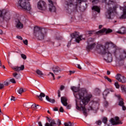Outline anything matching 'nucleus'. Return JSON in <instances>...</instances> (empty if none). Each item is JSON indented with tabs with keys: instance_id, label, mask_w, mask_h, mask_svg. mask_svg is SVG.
<instances>
[{
	"instance_id": "f257e3e1",
	"label": "nucleus",
	"mask_w": 126,
	"mask_h": 126,
	"mask_svg": "<svg viewBox=\"0 0 126 126\" xmlns=\"http://www.w3.org/2000/svg\"><path fill=\"white\" fill-rule=\"evenodd\" d=\"M112 45L113 43L109 42H106L104 45L98 44L96 46V51L98 54L103 55V59L107 63L113 62L112 54H114L117 61L119 62L125 61L126 59V50L119 49L116 48L115 45L110 47Z\"/></svg>"
},
{
	"instance_id": "f03ea898",
	"label": "nucleus",
	"mask_w": 126,
	"mask_h": 126,
	"mask_svg": "<svg viewBox=\"0 0 126 126\" xmlns=\"http://www.w3.org/2000/svg\"><path fill=\"white\" fill-rule=\"evenodd\" d=\"M71 89L73 92H75L76 94H74V95L77 99L80 100V106L77 105V100L76 99V108L77 110H80L82 109L83 113L85 116L87 117V112H86V108L84 107L85 105H87L90 99L92 98V94H87V91L85 90H79V88L76 87H71ZM76 92H78L76 93Z\"/></svg>"
},
{
	"instance_id": "7ed1b4c3",
	"label": "nucleus",
	"mask_w": 126,
	"mask_h": 126,
	"mask_svg": "<svg viewBox=\"0 0 126 126\" xmlns=\"http://www.w3.org/2000/svg\"><path fill=\"white\" fill-rule=\"evenodd\" d=\"M46 34V30L43 28L35 27L34 28L33 35L37 40H44Z\"/></svg>"
},
{
	"instance_id": "20e7f679",
	"label": "nucleus",
	"mask_w": 126,
	"mask_h": 126,
	"mask_svg": "<svg viewBox=\"0 0 126 126\" xmlns=\"http://www.w3.org/2000/svg\"><path fill=\"white\" fill-rule=\"evenodd\" d=\"M29 0H19L18 1L19 6L26 11H30V10H31V5L30 4V2L28 1Z\"/></svg>"
},
{
	"instance_id": "39448f33",
	"label": "nucleus",
	"mask_w": 126,
	"mask_h": 126,
	"mask_svg": "<svg viewBox=\"0 0 126 126\" xmlns=\"http://www.w3.org/2000/svg\"><path fill=\"white\" fill-rule=\"evenodd\" d=\"M82 1V0H76V1H74V0H68L65 2L64 7L66 9H68L69 6H75V7H77L78 4H81Z\"/></svg>"
},
{
	"instance_id": "423d86ee",
	"label": "nucleus",
	"mask_w": 126,
	"mask_h": 126,
	"mask_svg": "<svg viewBox=\"0 0 126 126\" xmlns=\"http://www.w3.org/2000/svg\"><path fill=\"white\" fill-rule=\"evenodd\" d=\"M99 103L98 101H92L89 104L87 110L89 111H97L99 109Z\"/></svg>"
},
{
	"instance_id": "0eeeda50",
	"label": "nucleus",
	"mask_w": 126,
	"mask_h": 126,
	"mask_svg": "<svg viewBox=\"0 0 126 126\" xmlns=\"http://www.w3.org/2000/svg\"><path fill=\"white\" fill-rule=\"evenodd\" d=\"M117 9V6H114L112 7H109L107 9V11L105 12V16L106 18L108 19H112V16L114 14V12H116V10Z\"/></svg>"
},
{
	"instance_id": "6e6552de",
	"label": "nucleus",
	"mask_w": 126,
	"mask_h": 126,
	"mask_svg": "<svg viewBox=\"0 0 126 126\" xmlns=\"http://www.w3.org/2000/svg\"><path fill=\"white\" fill-rule=\"evenodd\" d=\"M70 36L71 37L72 39H74L76 43H79L80 41L82 40L81 38H82V35H79V32H74L73 33L70 34Z\"/></svg>"
},
{
	"instance_id": "1a4fd4ad",
	"label": "nucleus",
	"mask_w": 126,
	"mask_h": 126,
	"mask_svg": "<svg viewBox=\"0 0 126 126\" xmlns=\"http://www.w3.org/2000/svg\"><path fill=\"white\" fill-rule=\"evenodd\" d=\"M37 8L40 10H46L47 9V4L43 0H40L37 3Z\"/></svg>"
},
{
	"instance_id": "9d476101",
	"label": "nucleus",
	"mask_w": 126,
	"mask_h": 126,
	"mask_svg": "<svg viewBox=\"0 0 126 126\" xmlns=\"http://www.w3.org/2000/svg\"><path fill=\"white\" fill-rule=\"evenodd\" d=\"M110 122L112 126L122 125L123 124V123H122V121H120V118H119L118 117H116L115 119L111 118Z\"/></svg>"
},
{
	"instance_id": "9b49d317",
	"label": "nucleus",
	"mask_w": 126,
	"mask_h": 126,
	"mask_svg": "<svg viewBox=\"0 0 126 126\" xmlns=\"http://www.w3.org/2000/svg\"><path fill=\"white\" fill-rule=\"evenodd\" d=\"M61 102L65 107H66L67 110H70L71 108V105L67 103V99L64 96L61 97Z\"/></svg>"
},
{
	"instance_id": "f8f14e48",
	"label": "nucleus",
	"mask_w": 126,
	"mask_h": 126,
	"mask_svg": "<svg viewBox=\"0 0 126 126\" xmlns=\"http://www.w3.org/2000/svg\"><path fill=\"white\" fill-rule=\"evenodd\" d=\"M115 96L119 100V102L118 105L119 106H121V107H122V109H123V111H126V106H125V103L124 102V101H123V98H121V95L116 94Z\"/></svg>"
},
{
	"instance_id": "ddd939ff",
	"label": "nucleus",
	"mask_w": 126,
	"mask_h": 126,
	"mask_svg": "<svg viewBox=\"0 0 126 126\" xmlns=\"http://www.w3.org/2000/svg\"><path fill=\"white\" fill-rule=\"evenodd\" d=\"M113 32V30L110 29L103 28L102 30L97 32L96 33L97 35L99 34H103V33H105V34H109V33H112Z\"/></svg>"
},
{
	"instance_id": "4468645a",
	"label": "nucleus",
	"mask_w": 126,
	"mask_h": 126,
	"mask_svg": "<svg viewBox=\"0 0 126 126\" xmlns=\"http://www.w3.org/2000/svg\"><path fill=\"white\" fill-rule=\"evenodd\" d=\"M47 121L49 123H46L45 124V126H56L57 125V123H56V121L55 120L50 118L49 117H47Z\"/></svg>"
},
{
	"instance_id": "2eb2a0df",
	"label": "nucleus",
	"mask_w": 126,
	"mask_h": 126,
	"mask_svg": "<svg viewBox=\"0 0 126 126\" xmlns=\"http://www.w3.org/2000/svg\"><path fill=\"white\" fill-rule=\"evenodd\" d=\"M116 79L117 80L121 82V83H126V77L122 76L120 74H118L116 76Z\"/></svg>"
},
{
	"instance_id": "dca6fc26",
	"label": "nucleus",
	"mask_w": 126,
	"mask_h": 126,
	"mask_svg": "<svg viewBox=\"0 0 126 126\" xmlns=\"http://www.w3.org/2000/svg\"><path fill=\"white\" fill-rule=\"evenodd\" d=\"M48 2L49 3V11L51 12H56V7L54 6V4L53 3V1L51 0H48Z\"/></svg>"
},
{
	"instance_id": "f3484780",
	"label": "nucleus",
	"mask_w": 126,
	"mask_h": 126,
	"mask_svg": "<svg viewBox=\"0 0 126 126\" xmlns=\"http://www.w3.org/2000/svg\"><path fill=\"white\" fill-rule=\"evenodd\" d=\"M16 22V27L18 29H22L23 28V24L21 22H20V20L19 19H16L15 20Z\"/></svg>"
},
{
	"instance_id": "a211bd4d",
	"label": "nucleus",
	"mask_w": 126,
	"mask_h": 126,
	"mask_svg": "<svg viewBox=\"0 0 126 126\" xmlns=\"http://www.w3.org/2000/svg\"><path fill=\"white\" fill-rule=\"evenodd\" d=\"M12 68L15 71L19 72V71L21 70H24L25 67L24 65H22L21 66H16L14 67H13Z\"/></svg>"
},
{
	"instance_id": "6ab92c4d",
	"label": "nucleus",
	"mask_w": 126,
	"mask_h": 126,
	"mask_svg": "<svg viewBox=\"0 0 126 126\" xmlns=\"http://www.w3.org/2000/svg\"><path fill=\"white\" fill-rule=\"evenodd\" d=\"M110 92H114V90L112 89H106L103 93V97L106 99V97H107L108 94L110 93Z\"/></svg>"
},
{
	"instance_id": "aec40b11",
	"label": "nucleus",
	"mask_w": 126,
	"mask_h": 126,
	"mask_svg": "<svg viewBox=\"0 0 126 126\" xmlns=\"http://www.w3.org/2000/svg\"><path fill=\"white\" fill-rule=\"evenodd\" d=\"M95 46H96V44L95 43H93L91 44L89 43L86 47L87 50L88 52L90 51V50H92L94 48H95Z\"/></svg>"
},
{
	"instance_id": "412c9836",
	"label": "nucleus",
	"mask_w": 126,
	"mask_h": 126,
	"mask_svg": "<svg viewBox=\"0 0 126 126\" xmlns=\"http://www.w3.org/2000/svg\"><path fill=\"white\" fill-rule=\"evenodd\" d=\"M3 15L4 17L2 18L3 19H5V20H9V19H10V15L6 12V10H5V12L3 14Z\"/></svg>"
},
{
	"instance_id": "4be33fe9",
	"label": "nucleus",
	"mask_w": 126,
	"mask_h": 126,
	"mask_svg": "<svg viewBox=\"0 0 126 126\" xmlns=\"http://www.w3.org/2000/svg\"><path fill=\"white\" fill-rule=\"evenodd\" d=\"M52 69L55 74H58V72H60V71H62V70L61 69V68L58 66H56L55 67H54L52 68Z\"/></svg>"
},
{
	"instance_id": "5701e85b",
	"label": "nucleus",
	"mask_w": 126,
	"mask_h": 126,
	"mask_svg": "<svg viewBox=\"0 0 126 126\" xmlns=\"http://www.w3.org/2000/svg\"><path fill=\"white\" fill-rule=\"evenodd\" d=\"M117 33H119V34H126V28L122 27L120 29L119 31L117 32Z\"/></svg>"
},
{
	"instance_id": "b1692460",
	"label": "nucleus",
	"mask_w": 126,
	"mask_h": 126,
	"mask_svg": "<svg viewBox=\"0 0 126 126\" xmlns=\"http://www.w3.org/2000/svg\"><path fill=\"white\" fill-rule=\"evenodd\" d=\"M126 7H125L123 9V14L120 17V19H126Z\"/></svg>"
},
{
	"instance_id": "393cba45",
	"label": "nucleus",
	"mask_w": 126,
	"mask_h": 126,
	"mask_svg": "<svg viewBox=\"0 0 126 126\" xmlns=\"http://www.w3.org/2000/svg\"><path fill=\"white\" fill-rule=\"evenodd\" d=\"M46 94L44 93H41L40 95H36V96L39 99L40 101H43V98L45 97Z\"/></svg>"
},
{
	"instance_id": "a878e982",
	"label": "nucleus",
	"mask_w": 126,
	"mask_h": 126,
	"mask_svg": "<svg viewBox=\"0 0 126 126\" xmlns=\"http://www.w3.org/2000/svg\"><path fill=\"white\" fill-rule=\"evenodd\" d=\"M46 99L48 102H50V103H52L53 104H54V103H55L56 102V100L55 99L50 98V97H49V96H48V95L46 96Z\"/></svg>"
},
{
	"instance_id": "bb28decb",
	"label": "nucleus",
	"mask_w": 126,
	"mask_h": 126,
	"mask_svg": "<svg viewBox=\"0 0 126 126\" xmlns=\"http://www.w3.org/2000/svg\"><path fill=\"white\" fill-rule=\"evenodd\" d=\"M92 9H93V10H94V11H96V12H98V13H99V12H100V8L97 6H94L92 7Z\"/></svg>"
},
{
	"instance_id": "cd10ccee",
	"label": "nucleus",
	"mask_w": 126,
	"mask_h": 126,
	"mask_svg": "<svg viewBox=\"0 0 126 126\" xmlns=\"http://www.w3.org/2000/svg\"><path fill=\"white\" fill-rule=\"evenodd\" d=\"M13 76L15 77L16 79H19V78H20V74L15 72L13 73Z\"/></svg>"
},
{
	"instance_id": "c85d7f7f",
	"label": "nucleus",
	"mask_w": 126,
	"mask_h": 126,
	"mask_svg": "<svg viewBox=\"0 0 126 126\" xmlns=\"http://www.w3.org/2000/svg\"><path fill=\"white\" fill-rule=\"evenodd\" d=\"M36 73L38 75H39L40 77L41 76H43L44 75V73L42 72V71L40 70L39 69H37L36 71Z\"/></svg>"
},
{
	"instance_id": "c756f323",
	"label": "nucleus",
	"mask_w": 126,
	"mask_h": 126,
	"mask_svg": "<svg viewBox=\"0 0 126 126\" xmlns=\"http://www.w3.org/2000/svg\"><path fill=\"white\" fill-rule=\"evenodd\" d=\"M94 93L96 94V95H99L101 93V90L99 89L98 88H96L94 90Z\"/></svg>"
},
{
	"instance_id": "7c9ffc66",
	"label": "nucleus",
	"mask_w": 126,
	"mask_h": 126,
	"mask_svg": "<svg viewBox=\"0 0 126 126\" xmlns=\"http://www.w3.org/2000/svg\"><path fill=\"white\" fill-rule=\"evenodd\" d=\"M102 122L104 125H107V123L108 122V118L106 117H103L102 119Z\"/></svg>"
},
{
	"instance_id": "2f4dec72",
	"label": "nucleus",
	"mask_w": 126,
	"mask_h": 126,
	"mask_svg": "<svg viewBox=\"0 0 126 126\" xmlns=\"http://www.w3.org/2000/svg\"><path fill=\"white\" fill-rule=\"evenodd\" d=\"M102 2H104V3H106L107 5H110V4H111L110 0H102Z\"/></svg>"
},
{
	"instance_id": "473e14b6",
	"label": "nucleus",
	"mask_w": 126,
	"mask_h": 126,
	"mask_svg": "<svg viewBox=\"0 0 126 126\" xmlns=\"http://www.w3.org/2000/svg\"><path fill=\"white\" fill-rule=\"evenodd\" d=\"M4 13H5V10H3L2 11L0 10V17H1V18H4V17H3Z\"/></svg>"
},
{
	"instance_id": "72a5a7b5",
	"label": "nucleus",
	"mask_w": 126,
	"mask_h": 126,
	"mask_svg": "<svg viewBox=\"0 0 126 126\" xmlns=\"http://www.w3.org/2000/svg\"><path fill=\"white\" fill-rule=\"evenodd\" d=\"M17 92L19 93V94L21 95L22 94V93H23V92H24V90L23 89V88H21L19 89V90H18Z\"/></svg>"
},
{
	"instance_id": "f704fd0d",
	"label": "nucleus",
	"mask_w": 126,
	"mask_h": 126,
	"mask_svg": "<svg viewBox=\"0 0 126 126\" xmlns=\"http://www.w3.org/2000/svg\"><path fill=\"white\" fill-rule=\"evenodd\" d=\"M64 126H73V124H72L71 122L65 123L64 124Z\"/></svg>"
},
{
	"instance_id": "c9c22d12",
	"label": "nucleus",
	"mask_w": 126,
	"mask_h": 126,
	"mask_svg": "<svg viewBox=\"0 0 126 126\" xmlns=\"http://www.w3.org/2000/svg\"><path fill=\"white\" fill-rule=\"evenodd\" d=\"M121 90H122V92H124V93H126V87L125 88V86H121Z\"/></svg>"
},
{
	"instance_id": "e433bc0d",
	"label": "nucleus",
	"mask_w": 126,
	"mask_h": 126,
	"mask_svg": "<svg viewBox=\"0 0 126 126\" xmlns=\"http://www.w3.org/2000/svg\"><path fill=\"white\" fill-rule=\"evenodd\" d=\"M105 79H106L108 82H110V83H112V79H111L110 78L108 77V76H104Z\"/></svg>"
},
{
	"instance_id": "4c0bfd02",
	"label": "nucleus",
	"mask_w": 126,
	"mask_h": 126,
	"mask_svg": "<svg viewBox=\"0 0 126 126\" xmlns=\"http://www.w3.org/2000/svg\"><path fill=\"white\" fill-rule=\"evenodd\" d=\"M95 124L97 126H101V125H102V121H101L100 120H98L95 122Z\"/></svg>"
},
{
	"instance_id": "58836bf2",
	"label": "nucleus",
	"mask_w": 126,
	"mask_h": 126,
	"mask_svg": "<svg viewBox=\"0 0 126 126\" xmlns=\"http://www.w3.org/2000/svg\"><path fill=\"white\" fill-rule=\"evenodd\" d=\"M32 110H37V109H38L36 106V104H33L32 105Z\"/></svg>"
},
{
	"instance_id": "ea45409f",
	"label": "nucleus",
	"mask_w": 126,
	"mask_h": 126,
	"mask_svg": "<svg viewBox=\"0 0 126 126\" xmlns=\"http://www.w3.org/2000/svg\"><path fill=\"white\" fill-rule=\"evenodd\" d=\"M21 57L22 58H23V60H26V59H27V56H26V55H25V54H21Z\"/></svg>"
},
{
	"instance_id": "a19ab883",
	"label": "nucleus",
	"mask_w": 126,
	"mask_h": 126,
	"mask_svg": "<svg viewBox=\"0 0 126 126\" xmlns=\"http://www.w3.org/2000/svg\"><path fill=\"white\" fill-rule=\"evenodd\" d=\"M114 85L117 89H119V88H120V84H119V83H118L117 82L115 83Z\"/></svg>"
},
{
	"instance_id": "79ce46f5",
	"label": "nucleus",
	"mask_w": 126,
	"mask_h": 126,
	"mask_svg": "<svg viewBox=\"0 0 126 126\" xmlns=\"http://www.w3.org/2000/svg\"><path fill=\"white\" fill-rule=\"evenodd\" d=\"M10 82H11V83H13V84H15V83H16V81H15V79H14V78H12L10 80Z\"/></svg>"
},
{
	"instance_id": "37998d69",
	"label": "nucleus",
	"mask_w": 126,
	"mask_h": 126,
	"mask_svg": "<svg viewBox=\"0 0 126 126\" xmlns=\"http://www.w3.org/2000/svg\"><path fill=\"white\" fill-rule=\"evenodd\" d=\"M99 2V0H93L92 3L95 4V3H98Z\"/></svg>"
},
{
	"instance_id": "c03bdc74",
	"label": "nucleus",
	"mask_w": 126,
	"mask_h": 126,
	"mask_svg": "<svg viewBox=\"0 0 126 126\" xmlns=\"http://www.w3.org/2000/svg\"><path fill=\"white\" fill-rule=\"evenodd\" d=\"M54 39H55L56 40H61V39H62V37H61L60 36H54Z\"/></svg>"
},
{
	"instance_id": "a18cd8bd",
	"label": "nucleus",
	"mask_w": 126,
	"mask_h": 126,
	"mask_svg": "<svg viewBox=\"0 0 126 126\" xmlns=\"http://www.w3.org/2000/svg\"><path fill=\"white\" fill-rule=\"evenodd\" d=\"M23 43L24 44H25V45H26V46H27V45H28V40L27 39L23 40Z\"/></svg>"
},
{
	"instance_id": "49530a36",
	"label": "nucleus",
	"mask_w": 126,
	"mask_h": 126,
	"mask_svg": "<svg viewBox=\"0 0 126 126\" xmlns=\"http://www.w3.org/2000/svg\"><path fill=\"white\" fill-rule=\"evenodd\" d=\"M87 34H88V35H89V36H91V35H92V34H93V32H92V31H88L87 32Z\"/></svg>"
},
{
	"instance_id": "de8ad7c7",
	"label": "nucleus",
	"mask_w": 126,
	"mask_h": 126,
	"mask_svg": "<svg viewBox=\"0 0 126 126\" xmlns=\"http://www.w3.org/2000/svg\"><path fill=\"white\" fill-rule=\"evenodd\" d=\"M49 74H51L52 76L53 77V80H55V79H56V78H55V74H54V73L50 72H49Z\"/></svg>"
},
{
	"instance_id": "09e8293b",
	"label": "nucleus",
	"mask_w": 126,
	"mask_h": 126,
	"mask_svg": "<svg viewBox=\"0 0 126 126\" xmlns=\"http://www.w3.org/2000/svg\"><path fill=\"white\" fill-rule=\"evenodd\" d=\"M59 112H60L61 113H63V107H61L60 109H59Z\"/></svg>"
},
{
	"instance_id": "8fccbe9b",
	"label": "nucleus",
	"mask_w": 126,
	"mask_h": 126,
	"mask_svg": "<svg viewBox=\"0 0 126 126\" xmlns=\"http://www.w3.org/2000/svg\"><path fill=\"white\" fill-rule=\"evenodd\" d=\"M9 83H8V82L7 81H5L4 82V85H5V86H8Z\"/></svg>"
},
{
	"instance_id": "3c124183",
	"label": "nucleus",
	"mask_w": 126,
	"mask_h": 126,
	"mask_svg": "<svg viewBox=\"0 0 126 126\" xmlns=\"http://www.w3.org/2000/svg\"><path fill=\"white\" fill-rule=\"evenodd\" d=\"M57 122H58V126H60L61 125H62V122L60 119H58Z\"/></svg>"
},
{
	"instance_id": "603ef678",
	"label": "nucleus",
	"mask_w": 126,
	"mask_h": 126,
	"mask_svg": "<svg viewBox=\"0 0 126 126\" xmlns=\"http://www.w3.org/2000/svg\"><path fill=\"white\" fill-rule=\"evenodd\" d=\"M64 89V86L63 85H61L60 88V90L61 91H63Z\"/></svg>"
},
{
	"instance_id": "864d4df0",
	"label": "nucleus",
	"mask_w": 126,
	"mask_h": 126,
	"mask_svg": "<svg viewBox=\"0 0 126 126\" xmlns=\"http://www.w3.org/2000/svg\"><path fill=\"white\" fill-rule=\"evenodd\" d=\"M4 87V85L3 84H0V89H2Z\"/></svg>"
},
{
	"instance_id": "5fc2aeb1",
	"label": "nucleus",
	"mask_w": 126,
	"mask_h": 126,
	"mask_svg": "<svg viewBox=\"0 0 126 126\" xmlns=\"http://www.w3.org/2000/svg\"><path fill=\"white\" fill-rule=\"evenodd\" d=\"M58 96L59 97H61V91L60 90L58 91Z\"/></svg>"
},
{
	"instance_id": "6e6d98bb",
	"label": "nucleus",
	"mask_w": 126,
	"mask_h": 126,
	"mask_svg": "<svg viewBox=\"0 0 126 126\" xmlns=\"http://www.w3.org/2000/svg\"><path fill=\"white\" fill-rule=\"evenodd\" d=\"M108 105H109V102H108V101H104V105L105 106V107H107Z\"/></svg>"
},
{
	"instance_id": "4d7b16f0",
	"label": "nucleus",
	"mask_w": 126,
	"mask_h": 126,
	"mask_svg": "<svg viewBox=\"0 0 126 126\" xmlns=\"http://www.w3.org/2000/svg\"><path fill=\"white\" fill-rule=\"evenodd\" d=\"M17 39H19L20 40H23V38H22V37L19 35L17 36Z\"/></svg>"
},
{
	"instance_id": "13d9d810",
	"label": "nucleus",
	"mask_w": 126,
	"mask_h": 126,
	"mask_svg": "<svg viewBox=\"0 0 126 126\" xmlns=\"http://www.w3.org/2000/svg\"><path fill=\"white\" fill-rule=\"evenodd\" d=\"M11 101H15V97L13 96H11Z\"/></svg>"
},
{
	"instance_id": "bf43d9fd",
	"label": "nucleus",
	"mask_w": 126,
	"mask_h": 126,
	"mask_svg": "<svg viewBox=\"0 0 126 126\" xmlns=\"http://www.w3.org/2000/svg\"><path fill=\"white\" fill-rule=\"evenodd\" d=\"M77 67L78 68H79V69H82V68L81 67V66H80V64H77Z\"/></svg>"
},
{
	"instance_id": "052dcab7",
	"label": "nucleus",
	"mask_w": 126,
	"mask_h": 126,
	"mask_svg": "<svg viewBox=\"0 0 126 126\" xmlns=\"http://www.w3.org/2000/svg\"><path fill=\"white\" fill-rule=\"evenodd\" d=\"M38 124L39 126H43V125L42 124V122H41L40 121L38 122Z\"/></svg>"
},
{
	"instance_id": "680f3d73",
	"label": "nucleus",
	"mask_w": 126,
	"mask_h": 126,
	"mask_svg": "<svg viewBox=\"0 0 126 126\" xmlns=\"http://www.w3.org/2000/svg\"><path fill=\"white\" fill-rule=\"evenodd\" d=\"M75 72V71H69L70 75H71L72 73H74Z\"/></svg>"
},
{
	"instance_id": "e2e57ef3",
	"label": "nucleus",
	"mask_w": 126,
	"mask_h": 126,
	"mask_svg": "<svg viewBox=\"0 0 126 126\" xmlns=\"http://www.w3.org/2000/svg\"><path fill=\"white\" fill-rule=\"evenodd\" d=\"M54 111H59V108L58 107H55L54 108Z\"/></svg>"
},
{
	"instance_id": "0e129e2a",
	"label": "nucleus",
	"mask_w": 126,
	"mask_h": 126,
	"mask_svg": "<svg viewBox=\"0 0 126 126\" xmlns=\"http://www.w3.org/2000/svg\"><path fill=\"white\" fill-rule=\"evenodd\" d=\"M107 74L108 75H110V74H111V72H110V71L108 70V71H107Z\"/></svg>"
},
{
	"instance_id": "69168bd1",
	"label": "nucleus",
	"mask_w": 126,
	"mask_h": 126,
	"mask_svg": "<svg viewBox=\"0 0 126 126\" xmlns=\"http://www.w3.org/2000/svg\"><path fill=\"white\" fill-rule=\"evenodd\" d=\"M0 34L2 35V34H3V32H2V30H0Z\"/></svg>"
},
{
	"instance_id": "338daca9",
	"label": "nucleus",
	"mask_w": 126,
	"mask_h": 126,
	"mask_svg": "<svg viewBox=\"0 0 126 126\" xmlns=\"http://www.w3.org/2000/svg\"><path fill=\"white\" fill-rule=\"evenodd\" d=\"M10 52H8V57L9 58L10 57Z\"/></svg>"
},
{
	"instance_id": "774afa93",
	"label": "nucleus",
	"mask_w": 126,
	"mask_h": 126,
	"mask_svg": "<svg viewBox=\"0 0 126 126\" xmlns=\"http://www.w3.org/2000/svg\"><path fill=\"white\" fill-rule=\"evenodd\" d=\"M102 27H103V26L100 25L99 26L98 28H99V29H101V28H102Z\"/></svg>"
}]
</instances>
